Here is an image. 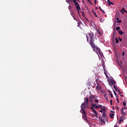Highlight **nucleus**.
Masks as SVG:
<instances>
[{
  "label": "nucleus",
  "instance_id": "nucleus-27",
  "mask_svg": "<svg viewBox=\"0 0 127 127\" xmlns=\"http://www.w3.org/2000/svg\"><path fill=\"white\" fill-rule=\"evenodd\" d=\"M122 11H124V12H127V10L125 9L124 8H123L122 9Z\"/></svg>",
  "mask_w": 127,
  "mask_h": 127
},
{
  "label": "nucleus",
  "instance_id": "nucleus-44",
  "mask_svg": "<svg viewBox=\"0 0 127 127\" xmlns=\"http://www.w3.org/2000/svg\"><path fill=\"white\" fill-rule=\"evenodd\" d=\"M99 8H100V9L102 11V10H103V9H102V8H101V6H99Z\"/></svg>",
  "mask_w": 127,
  "mask_h": 127
},
{
  "label": "nucleus",
  "instance_id": "nucleus-13",
  "mask_svg": "<svg viewBox=\"0 0 127 127\" xmlns=\"http://www.w3.org/2000/svg\"><path fill=\"white\" fill-rule=\"evenodd\" d=\"M111 82L112 84H114V85H115V84H116V81H115V80H114L113 79L111 80Z\"/></svg>",
  "mask_w": 127,
  "mask_h": 127
},
{
  "label": "nucleus",
  "instance_id": "nucleus-24",
  "mask_svg": "<svg viewBox=\"0 0 127 127\" xmlns=\"http://www.w3.org/2000/svg\"><path fill=\"white\" fill-rule=\"evenodd\" d=\"M116 30H120V29H121V27H117L116 28Z\"/></svg>",
  "mask_w": 127,
  "mask_h": 127
},
{
  "label": "nucleus",
  "instance_id": "nucleus-34",
  "mask_svg": "<svg viewBox=\"0 0 127 127\" xmlns=\"http://www.w3.org/2000/svg\"><path fill=\"white\" fill-rule=\"evenodd\" d=\"M98 107H99V108H101V109H103V106L101 105H99Z\"/></svg>",
  "mask_w": 127,
  "mask_h": 127
},
{
  "label": "nucleus",
  "instance_id": "nucleus-42",
  "mask_svg": "<svg viewBox=\"0 0 127 127\" xmlns=\"http://www.w3.org/2000/svg\"><path fill=\"white\" fill-rule=\"evenodd\" d=\"M103 69H104V72H106V68H105V67H103Z\"/></svg>",
  "mask_w": 127,
  "mask_h": 127
},
{
  "label": "nucleus",
  "instance_id": "nucleus-14",
  "mask_svg": "<svg viewBox=\"0 0 127 127\" xmlns=\"http://www.w3.org/2000/svg\"><path fill=\"white\" fill-rule=\"evenodd\" d=\"M117 35V32L116 31V30H114V32H113V36H116Z\"/></svg>",
  "mask_w": 127,
  "mask_h": 127
},
{
  "label": "nucleus",
  "instance_id": "nucleus-48",
  "mask_svg": "<svg viewBox=\"0 0 127 127\" xmlns=\"http://www.w3.org/2000/svg\"><path fill=\"white\" fill-rule=\"evenodd\" d=\"M97 32L98 33H100V31L98 30Z\"/></svg>",
  "mask_w": 127,
  "mask_h": 127
},
{
  "label": "nucleus",
  "instance_id": "nucleus-11",
  "mask_svg": "<svg viewBox=\"0 0 127 127\" xmlns=\"http://www.w3.org/2000/svg\"><path fill=\"white\" fill-rule=\"evenodd\" d=\"M94 115L96 117L98 118V113H97V111H95L93 112Z\"/></svg>",
  "mask_w": 127,
  "mask_h": 127
},
{
  "label": "nucleus",
  "instance_id": "nucleus-47",
  "mask_svg": "<svg viewBox=\"0 0 127 127\" xmlns=\"http://www.w3.org/2000/svg\"><path fill=\"white\" fill-rule=\"evenodd\" d=\"M86 19L87 21H88V22H89V19H87V18H86Z\"/></svg>",
  "mask_w": 127,
  "mask_h": 127
},
{
  "label": "nucleus",
  "instance_id": "nucleus-23",
  "mask_svg": "<svg viewBox=\"0 0 127 127\" xmlns=\"http://www.w3.org/2000/svg\"><path fill=\"white\" fill-rule=\"evenodd\" d=\"M93 12L94 15H95L96 17H98V16L97 15V14L96 13V12Z\"/></svg>",
  "mask_w": 127,
  "mask_h": 127
},
{
  "label": "nucleus",
  "instance_id": "nucleus-20",
  "mask_svg": "<svg viewBox=\"0 0 127 127\" xmlns=\"http://www.w3.org/2000/svg\"><path fill=\"white\" fill-rule=\"evenodd\" d=\"M94 102H95V103H97V104H99V101L97 100V98H95L94 99Z\"/></svg>",
  "mask_w": 127,
  "mask_h": 127
},
{
  "label": "nucleus",
  "instance_id": "nucleus-40",
  "mask_svg": "<svg viewBox=\"0 0 127 127\" xmlns=\"http://www.w3.org/2000/svg\"><path fill=\"white\" fill-rule=\"evenodd\" d=\"M94 106H92L91 107V110H93V109H94Z\"/></svg>",
  "mask_w": 127,
  "mask_h": 127
},
{
  "label": "nucleus",
  "instance_id": "nucleus-21",
  "mask_svg": "<svg viewBox=\"0 0 127 127\" xmlns=\"http://www.w3.org/2000/svg\"><path fill=\"white\" fill-rule=\"evenodd\" d=\"M110 96H111V98H113V93H112V92H111V91H109V92Z\"/></svg>",
  "mask_w": 127,
  "mask_h": 127
},
{
  "label": "nucleus",
  "instance_id": "nucleus-15",
  "mask_svg": "<svg viewBox=\"0 0 127 127\" xmlns=\"http://www.w3.org/2000/svg\"><path fill=\"white\" fill-rule=\"evenodd\" d=\"M116 19L117 20V22H118V23H121V22H122V20H119V19H120V18H117Z\"/></svg>",
  "mask_w": 127,
  "mask_h": 127
},
{
  "label": "nucleus",
  "instance_id": "nucleus-10",
  "mask_svg": "<svg viewBox=\"0 0 127 127\" xmlns=\"http://www.w3.org/2000/svg\"><path fill=\"white\" fill-rule=\"evenodd\" d=\"M124 100L125 101H123V106H124V107H126V106H127V100H126L125 99H124Z\"/></svg>",
  "mask_w": 127,
  "mask_h": 127
},
{
  "label": "nucleus",
  "instance_id": "nucleus-36",
  "mask_svg": "<svg viewBox=\"0 0 127 127\" xmlns=\"http://www.w3.org/2000/svg\"><path fill=\"white\" fill-rule=\"evenodd\" d=\"M122 54H123V56H125V51L124 50L123 51Z\"/></svg>",
  "mask_w": 127,
  "mask_h": 127
},
{
  "label": "nucleus",
  "instance_id": "nucleus-49",
  "mask_svg": "<svg viewBox=\"0 0 127 127\" xmlns=\"http://www.w3.org/2000/svg\"><path fill=\"white\" fill-rule=\"evenodd\" d=\"M121 95V97H124V95Z\"/></svg>",
  "mask_w": 127,
  "mask_h": 127
},
{
  "label": "nucleus",
  "instance_id": "nucleus-43",
  "mask_svg": "<svg viewBox=\"0 0 127 127\" xmlns=\"http://www.w3.org/2000/svg\"><path fill=\"white\" fill-rule=\"evenodd\" d=\"M104 74L106 75V76H107V72L106 71H104Z\"/></svg>",
  "mask_w": 127,
  "mask_h": 127
},
{
  "label": "nucleus",
  "instance_id": "nucleus-38",
  "mask_svg": "<svg viewBox=\"0 0 127 127\" xmlns=\"http://www.w3.org/2000/svg\"><path fill=\"white\" fill-rule=\"evenodd\" d=\"M105 99H106L107 102H109V100L108 99V97H106Z\"/></svg>",
  "mask_w": 127,
  "mask_h": 127
},
{
  "label": "nucleus",
  "instance_id": "nucleus-17",
  "mask_svg": "<svg viewBox=\"0 0 127 127\" xmlns=\"http://www.w3.org/2000/svg\"><path fill=\"white\" fill-rule=\"evenodd\" d=\"M115 116V114H110V117L111 118V119H113L114 118V116Z\"/></svg>",
  "mask_w": 127,
  "mask_h": 127
},
{
  "label": "nucleus",
  "instance_id": "nucleus-51",
  "mask_svg": "<svg viewBox=\"0 0 127 127\" xmlns=\"http://www.w3.org/2000/svg\"><path fill=\"white\" fill-rule=\"evenodd\" d=\"M96 9H98V7H97V8H96Z\"/></svg>",
  "mask_w": 127,
  "mask_h": 127
},
{
  "label": "nucleus",
  "instance_id": "nucleus-25",
  "mask_svg": "<svg viewBox=\"0 0 127 127\" xmlns=\"http://www.w3.org/2000/svg\"><path fill=\"white\" fill-rule=\"evenodd\" d=\"M115 40H116V43H119V39H118V38H116Z\"/></svg>",
  "mask_w": 127,
  "mask_h": 127
},
{
  "label": "nucleus",
  "instance_id": "nucleus-3",
  "mask_svg": "<svg viewBox=\"0 0 127 127\" xmlns=\"http://www.w3.org/2000/svg\"><path fill=\"white\" fill-rule=\"evenodd\" d=\"M125 110H127V107H123L122 108V110H121V114H123V115L121 116L120 119L119 121V124H121L122 122H124V120H126V117H125V116L124 115H126L127 113L125 112Z\"/></svg>",
  "mask_w": 127,
  "mask_h": 127
},
{
  "label": "nucleus",
  "instance_id": "nucleus-29",
  "mask_svg": "<svg viewBox=\"0 0 127 127\" xmlns=\"http://www.w3.org/2000/svg\"><path fill=\"white\" fill-rule=\"evenodd\" d=\"M114 94L115 95L116 97H118V95L117 94V92H116V91H115V90H114Z\"/></svg>",
  "mask_w": 127,
  "mask_h": 127
},
{
  "label": "nucleus",
  "instance_id": "nucleus-4",
  "mask_svg": "<svg viewBox=\"0 0 127 127\" xmlns=\"http://www.w3.org/2000/svg\"><path fill=\"white\" fill-rule=\"evenodd\" d=\"M72 1H73V2L75 5L77 10L79 12V11L81 10V8L80 7V5H79V3H78V2H77V1H76V0H72Z\"/></svg>",
  "mask_w": 127,
  "mask_h": 127
},
{
  "label": "nucleus",
  "instance_id": "nucleus-46",
  "mask_svg": "<svg viewBox=\"0 0 127 127\" xmlns=\"http://www.w3.org/2000/svg\"><path fill=\"white\" fill-rule=\"evenodd\" d=\"M116 108L117 109L118 111H119V107L116 106Z\"/></svg>",
  "mask_w": 127,
  "mask_h": 127
},
{
  "label": "nucleus",
  "instance_id": "nucleus-6",
  "mask_svg": "<svg viewBox=\"0 0 127 127\" xmlns=\"http://www.w3.org/2000/svg\"><path fill=\"white\" fill-rule=\"evenodd\" d=\"M105 120H107V118H104L103 117H101L100 118V123H101V124H105L106 123L105 122Z\"/></svg>",
  "mask_w": 127,
  "mask_h": 127
},
{
  "label": "nucleus",
  "instance_id": "nucleus-1",
  "mask_svg": "<svg viewBox=\"0 0 127 127\" xmlns=\"http://www.w3.org/2000/svg\"><path fill=\"white\" fill-rule=\"evenodd\" d=\"M87 41L88 42L91 47L93 49V51H95L96 53L100 56H103V53L101 52V49L98 47H96L95 44V40L96 39V35L94 34V33H88L86 35Z\"/></svg>",
  "mask_w": 127,
  "mask_h": 127
},
{
  "label": "nucleus",
  "instance_id": "nucleus-39",
  "mask_svg": "<svg viewBox=\"0 0 127 127\" xmlns=\"http://www.w3.org/2000/svg\"><path fill=\"white\" fill-rule=\"evenodd\" d=\"M117 101L118 104H119L120 103V101H119V99L118 98H117Z\"/></svg>",
  "mask_w": 127,
  "mask_h": 127
},
{
  "label": "nucleus",
  "instance_id": "nucleus-50",
  "mask_svg": "<svg viewBox=\"0 0 127 127\" xmlns=\"http://www.w3.org/2000/svg\"><path fill=\"white\" fill-rule=\"evenodd\" d=\"M114 127H118L117 125L115 126Z\"/></svg>",
  "mask_w": 127,
  "mask_h": 127
},
{
  "label": "nucleus",
  "instance_id": "nucleus-26",
  "mask_svg": "<svg viewBox=\"0 0 127 127\" xmlns=\"http://www.w3.org/2000/svg\"><path fill=\"white\" fill-rule=\"evenodd\" d=\"M104 110H105V109H102L101 110L99 111V112L100 113H104Z\"/></svg>",
  "mask_w": 127,
  "mask_h": 127
},
{
  "label": "nucleus",
  "instance_id": "nucleus-22",
  "mask_svg": "<svg viewBox=\"0 0 127 127\" xmlns=\"http://www.w3.org/2000/svg\"><path fill=\"white\" fill-rule=\"evenodd\" d=\"M69 11H71V9H72V7L71 6V5H69L68 7Z\"/></svg>",
  "mask_w": 127,
  "mask_h": 127
},
{
  "label": "nucleus",
  "instance_id": "nucleus-31",
  "mask_svg": "<svg viewBox=\"0 0 127 127\" xmlns=\"http://www.w3.org/2000/svg\"><path fill=\"white\" fill-rule=\"evenodd\" d=\"M112 42H113V43H114V42H115V36H114V35H113V37Z\"/></svg>",
  "mask_w": 127,
  "mask_h": 127
},
{
  "label": "nucleus",
  "instance_id": "nucleus-45",
  "mask_svg": "<svg viewBox=\"0 0 127 127\" xmlns=\"http://www.w3.org/2000/svg\"><path fill=\"white\" fill-rule=\"evenodd\" d=\"M111 105H113V102H112V100L110 101Z\"/></svg>",
  "mask_w": 127,
  "mask_h": 127
},
{
  "label": "nucleus",
  "instance_id": "nucleus-18",
  "mask_svg": "<svg viewBox=\"0 0 127 127\" xmlns=\"http://www.w3.org/2000/svg\"><path fill=\"white\" fill-rule=\"evenodd\" d=\"M119 34H120L121 35H123V34H124V32H123V31H122L121 30H119Z\"/></svg>",
  "mask_w": 127,
  "mask_h": 127
},
{
  "label": "nucleus",
  "instance_id": "nucleus-32",
  "mask_svg": "<svg viewBox=\"0 0 127 127\" xmlns=\"http://www.w3.org/2000/svg\"><path fill=\"white\" fill-rule=\"evenodd\" d=\"M118 92L119 93V95H121L122 94V92H121V91L120 90V89H118Z\"/></svg>",
  "mask_w": 127,
  "mask_h": 127
},
{
  "label": "nucleus",
  "instance_id": "nucleus-9",
  "mask_svg": "<svg viewBox=\"0 0 127 127\" xmlns=\"http://www.w3.org/2000/svg\"><path fill=\"white\" fill-rule=\"evenodd\" d=\"M91 105L95 107V109H99V107L98 105H96V104H92Z\"/></svg>",
  "mask_w": 127,
  "mask_h": 127
},
{
  "label": "nucleus",
  "instance_id": "nucleus-41",
  "mask_svg": "<svg viewBox=\"0 0 127 127\" xmlns=\"http://www.w3.org/2000/svg\"><path fill=\"white\" fill-rule=\"evenodd\" d=\"M102 11L103 12V13H104V14H105V13H106L105 12V11H104V10H102Z\"/></svg>",
  "mask_w": 127,
  "mask_h": 127
},
{
  "label": "nucleus",
  "instance_id": "nucleus-12",
  "mask_svg": "<svg viewBox=\"0 0 127 127\" xmlns=\"http://www.w3.org/2000/svg\"><path fill=\"white\" fill-rule=\"evenodd\" d=\"M66 2H67V3H68L69 4H70V2H72V0H65Z\"/></svg>",
  "mask_w": 127,
  "mask_h": 127
},
{
  "label": "nucleus",
  "instance_id": "nucleus-37",
  "mask_svg": "<svg viewBox=\"0 0 127 127\" xmlns=\"http://www.w3.org/2000/svg\"><path fill=\"white\" fill-rule=\"evenodd\" d=\"M94 3H95V4H97V0H95Z\"/></svg>",
  "mask_w": 127,
  "mask_h": 127
},
{
  "label": "nucleus",
  "instance_id": "nucleus-19",
  "mask_svg": "<svg viewBox=\"0 0 127 127\" xmlns=\"http://www.w3.org/2000/svg\"><path fill=\"white\" fill-rule=\"evenodd\" d=\"M78 25H77V26L78 27H80V28H81V25H82V24H82V23H81V22H78Z\"/></svg>",
  "mask_w": 127,
  "mask_h": 127
},
{
  "label": "nucleus",
  "instance_id": "nucleus-33",
  "mask_svg": "<svg viewBox=\"0 0 127 127\" xmlns=\"http://www.w3.org/2000/svg\"><path fill=\"white\" fill-rule=\"evenodd\" d=\"M108 94H107V93H106L105 95H104V98H108V97H107V95Z\"/></svg>",
  "mask_w": 127,
  "mask_h": 127
},
{
  "label": "nucleus",
  "instance_id": "nucleus-8",
  "mask_svg": "<svg viewBox=\"0 0 127 127\" xmlns=\"http://www.w3.org/2000/svg\"><path fill=\"white\" fill-rule=\"evenodd\" d=\"M107 3L108 5H114V3H113V2H111L110 0H107Z\"/></svg>",
  "mask_w": 127,
  "mask_h": 127
},
{
  "label": "nucleus",
  "instance_id": "nucleus-30",
  "mask_svg": "<svg viewBox=\"0 0 127 127\" xmlns=\"http://www.w3.org/2000/svg\"><path fill=\"white\" fill-rule=\"evenodd\" d=\"M88 2H89V3H90V4H92V1H91V0H87Z\"/></svg>",
  "mask_w": 127,
  "mask_h": 127
},
{
  "label": "nucleus",
  "instance_id": "nucleus-35",
  "mask_svg": "<svg viewBox=\"0 0 127 127\" xmlns=\"http://www.w3.org/2000/svg\"><path fill=\"white\" fill-rule=\"evenodd\" d=\"M92 112H93V113H94V112H96V110H95V109H92Z\"/></svg>",
  "mask_w": 127,
  "mask_h": 127
},
{
  "label": "nucleus",
  "instance_id": "nucleus-2",
  "mask_svg": "<svg viewBox=\"0 0 127 127\" xmlns=\"http://www.w3.org/2000/svg\"><path fill=\"white\" fill-rule=\"evenodd\" d=\"M84 100H85V101H84V103H82L80 106L81 110L80 112L82 114L83 120H84V121H86V123H88L89 121H88V119H87V115H86V112L84 109V106H85V105H86V106H88L89 99L87 97H86L85 99H84Z\"/></svg>",
  "mask_w": 127,
  "mask_h": 127
},
{
  "label": "nucleus",
  "instance_id": "nucleus-7",
  "mask_svg": "<svg viewBox=\"0 0 127 127\" xmlns=\"http://www.w3.org/2000/svg\"><path fill=\"white\" fill-rule=\"evenodd\" d=\"M102 118H103V119H107L106 117V110H104L103 111V115H102Z\"/></svg>",
  "mask_w": 127,
  "mask_h": 127
},
{
  "label": "nucleus",
  "instance_id": "nucleus-5",
  "mask_svg": "<svg viewBox=\"0 0 127 127\" xmlns=\"http://www.w3.org/2000/svg\"><path fill=\"white\" fill-rule=\"evenodd\" d=\"M90 101L91 103H92L93 100H94V99H96V98H97V96H96V95H91L90 96Z\"/></svg>",
  "mask_w": 127,
  "mask_h": 127
},
{
  "label": "nucleus",
  "instance_id": "nucleus-53",
  "mask_svg": "<svg viewBox=\"0 0 127 127\" xmlns=\"http://www.w3.org/2000/svg\"><path fill=\"white\" fill-rule=\"evenodd\" d=\"M122 13H124V12H122Z\"/></svg>",
  "mask_w": 127,
  "mask_h": 127
},
{
  "label": "nucleus",
  "instance_id": "nucleus-28",
  "mask_svg": "<svg viewBox=\"0 0 127 127\" xmlns=\"http://www.w3.org/2000/svg\"><path fill=\"white\" fill-rule=\"evenodd\" d=\"M118 39H119V41H123V39L120 38V37H118Z\"/></svg>",
  "mask_w": 127,
  "mask_h": 127
},
{
  "label": "nucleus",
  "instance_id": "nucleus-52",
  "mask_svg": "<svg viewBox=\"0 0 127 127\" xmlns=\"http://www.w3.org/2000/svg\"><path fill=\"white\" fill-rule=\"evenodd\" d=\"M77 1H79V0H76Z\"/></svg>",
  "mask_w": 127,
  "mask_h": 127
},
{
  "label": "nucleus",
  "instance_id": "nucleus-16",
  "mask_svg": "<svg viewBox=\"0 0 127 127\" xmlns=\"http://www.w3.org/2000/svg\"><path fill=\"white\" fill-rule=\"evenodd\" d=\"M113 87H114V89H115V91H117V89H118V87H117V85L114 84Z\"/></svg>",
  "mask_w": 127,
  "mask_h": 127
}]
</instances>
